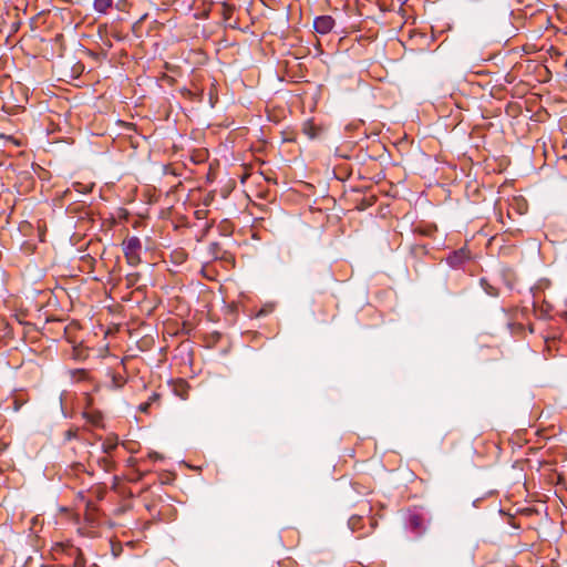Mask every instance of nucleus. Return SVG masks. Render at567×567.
<instances>
[{
  "mask_svg": "<svg viewBox=\"0 0 567 567\" xmlns=\"http://www.w3.org/2000/svg\"><path fill=\"white\" fill-rule=\"evenodd\" d=\"M533 305L539 318L547 319L551 316L553 306L545 299L540 300L537 296H535Z\"/></svg>",
  "mask_w": 567,
  "mask_h": 567,
  "instance_id": "0eeeda50",
  "label": "nucleus"
},
{
  "mask_svg": "<svg viewBox=\"0 0 567 567\" xmlns=\"http://www.w3.org/2000/svg\"><path fill=\"white\" fill-rule=\"evenodd\" d=\"M159 400V394L158 393H153L150 398H148V402H151V404H154L155 402H157Z\"/></svg>",
  "mask_w": 567,
  "mask_h": 567,
  "instance_id": "4be33fe9",
  "label": "nucleus"
},
{
  "mask_svg": "<svg viewBox=\"0 0 567 567\" xmlns=\"http://www.w3.org/2000/svg\"><path fill=\"white\" fill-rule=\"evenodd\" d=\"M69 373H70L71 380L74 382H82V381L90 380L89 371H86L84 369H74V370H71Z\"/></svg>",
  "mask_w": 567,
  "mask_h": 567,
  "instance_id": "9b49d317",
  "label": "nucleus"
},
{
  "mask_svg": "<svg viewBox=\"0 0 567 567\" xmlns=\"http://www.w3.org/2000/svg\"><path fill=\"white\" fill-rule=\"evenodd\" d=\"M336 22L331 16H320L313 21V28L319 34H328L333 29Z\"/></svg>",
  "mask_w": 567,
  "mask_h": 567,
  "instance_id": "39448f33",
  "label": "nucleus"
},
{
  "mask_svg": "<svg viewBox=\"0 0 567 567\" xmlns=\"http://www.w3.org/2000/svg\"><path fill=\"white\" fill-rule=\"evenodd\" d=\"M40 240L43 241V233H40Z\"/></svg>",
  "mask_w": 567,
  "mask_h": 567,
  "instance_id": "bb28decb",
  "label": "nucleus"
},
{
  "mask_svg": "<svg viewBox=\"0 0 567 567\" xmlns=\"http://www.w3.org/2000/svg\"><path fill=\"white\" fill-rule=\"evenodd\" d=\"M122 250L130 266L136 267L142 262V241L138 237L132 236L125 238L122 243Z\"/></svg>",
  "mask_w": 567,
  "mask_h": 567,
  "instance_id": "f257e3e1",
  "label": "nucleus"
},
{
  "mask_svg": "<svg viewBox=\"0 0 567 567\" xmlns=\"http://www.w3.org/2000/svg\"><path fill=\"white\" fill-rule=\"evenodd\" d=\"M481 287L484 289V291L491 296V297H497L498 296V289L495 288L493 285L488 282L487 279L482 278L480 280Z\"/></svg>",
  "mask_w": 567,
  "mask_h": 567,
  "instance_id": "dca6fc26",
  "label": "nucleus"
},
{
  "mask_svg": "<svg viewBox=\"0 0 567 567\" xmlns=\"http://www.w3.org/2000/svg\"><path fill=\"white\" fill-rule=\"evenodd\" d=\"M173 393L182 400H186L189 393V384L184 379L174 380L171 383Z\"/></svg>",
  "mask_w": 567,
  "mask_h": 567,
  "instance_id": "6e6552de",
  "label": "nucleus"
},
{
  "mask_svg": "<svg viewBox=\"0 0 567 567\" xmlns=\"http://www.w3.org/2000/svg\"><path fill=\"white\" fill-rule=\"evenodd\" d=\"M73 187H74V189H75L76 192H79V193H83V194L89 193V192L91 190V188H89L87 186H84V185H83V184H81V183H74V184H73Z\"/></svg>",
  "mask_w": 567,
  "mask_h": 567,
  "instance_id": "a211bd4d",
  "label": "nucleus"
},
{
  "mask_svg": "<svg viewBox=\"0 0 567 567\" xmlns=\"http://www.w3.org/2000/svg\"><path fill=\"white\" fill-rule=\"evenodd\" d=\"M118 440L116 436H107L102 443V451L104 454L112 455L113 451L116 450Z\"/></svg>",
  "mask_w": 567,
  "mask_h": 567,
  "instance_id": "1a4fd4ad",
  "label": "nucleus"
},
{
  "mask_svg": "<svg viewBox=\"0 0 567 567\" xmlns=\"http://www.w3.org/2000/svg\"><path fill=\"white\" fill-rule=\"evenodd\" d=\"M97 464L105 472H112L115 470V461L112 455L105 454V456L97 460Z\"/></svg>",
  "mask_w": 567,
  "mask_h": 567,
  "instance_id": "9d476101",
  "label": "nucleus"
},
{
  "mask_svg": "<svg viewBox=\"0 0 567 567\" xmlns=\"http://www.w3.org/2000/svg\"><path fill=\"white\" fill-rule=\"evenodd\" d=\"M470 251L465 248H462L451 252L447 256L446 261L451 267L460 268L464 265L465 261L470 260Z\"/></svg>",
  "mask_w": 567,
  "mask_h": 567,
  "instance_id": "423d86ee",
  "label": "nucleus"
},
{
  "mask_svg": "<svg viewBox=\"0 0 567 567\" xmlns=\"http://www.w3.org/2000/svg\"><path fill=\"white\" fill-rule=\"evenodd\" d=\"M406 526L412 533L420 536L425 532L426 517L421 512L411 511L406 517Z\"/></svg>",
  "mask_w": 567,
  "mask_h": 567,
  "instance_id": "20e7f679",
  "label": "nucleus"
},
{
  "mask_svg": "<svg viewBox=\"0 0 567 567\" xmlns=\"http://www.w3.org/2000/svg\"><path fill=\"white\" fill-rule=\"evenodd\" d=\"M113 7V0H94L93 8L96 12L105 14Z\"/></svg>",
  "mask_w": 567,
  "mask_h": 567,
  "instance_id": "f8f14e48",
  "label": "nucleus"
},
{
  "mask_svg": "<svg viewBox=\"0 0 567 567\" xmlns=\"http://www.w3.org/2000/svg\"><path fill=\"white\" fill-rule=\"evenodd\" d=\"M349 528L358 534V538L368 536L374 529L377 522L372 517L352 515L348 520Z\"/></svg>",
  "mask_w": 567,
  "mask_h": 567,
  "instance_id": "f03ea898",
  "label": "nucleus"
},
{
  "mask_svg": "<svg viewBox=\"0 0 567 567\" xmlns=\"http://www.w3.org/2000/svg\"><path fill=\"white\" fill-rule=\"evenodd\" d=\"M0 138L1 140H4L6 143H12L14 145H20V142H18L13 136H10V135H6V134H0Z\"/></svg>",
  "mask_w": 567,
  "mask_h": 567,
  "instance_id": "6ab92c4d",
  "label": "nucleus"
},
{
  "mask_svg": "<svg viewBox=\"0 0 567 567\" xmlns=\"http://www.w3.org/2000/svg\"><path fill=\"white\" fill-rule=\"evenodd\" d=\"M54 555L65 553L68 556L73 558V567H85L86 560L80 548L69 544H56L53 548Z\"/></svg>",
  "mask_w": 567,
  "mask_h": 567,
  "instance_id": "7ed1b4c3",
  "label": "nucleus"
},
{
  "mask_svg": "<svg viewBox=\"0 0 567 567\" xmlns=\"http://www.w3.org/2000/svg\"><path fill=\"white\" fill-rule=\"evenodd\" d=\"M151 406H152L151 402L146 401V402L140 404L138 409L141 412L147 413Z\"/></svg>",
  "mask_w": 567,
  "mask_h": 567,
  "instance_id": "aec40b11",
  "label": "nucleus"
},
{
  "mask_svg": "<svg viewBox=\"0 0 567 567\" xmlns=\"http://www.w3.org/2000/svg\"><path fill=\"white\" fill-rule=\"evenodd\" d=\"M432 231L433 229L432 228H429V229H425L422 231V234L426 235V236H431L432 235Z\"/></svg>",
  "mask_w": 567,
  "mask_h": 567,
  "instance_id": "393cba45",
  "label": "nucleus"
},
{
  "mask_svg": "<svg viewBox=\"0 0 567 567\" xmlns=\"http://www.w3.org/2000/svg\"><path fill=\"white\" fill-rule=\"evenodd\" d=\"M136 464H137V460H136V458H134V457H130V458L127 460V466H130V467H134Z\"/></svg>",
  "mask_w": 567,
  "mask_h": 567,
  "instance_id": "b1692460",
  "label": "nucleus"
},
{
  "mask_svg": "<svg viewBox=\"0 0 567 567\" xmlns=\"http://www.w3.org/2000/svg\"><path fill=\"white\" fill-rule=\"evenodd\" d=\"M91 509L93 511L94 509V506L92 503H87L86 504V516H87V519H91Z\"/></svg>",
  "mask_w": 567,
  "mask_h": 567,
  "instance_id": "5701e85b",
  "label": "nucleus"
},
{
  "mask_svg": "<svg viewBox=\"0 0 567 567\" xmlns=\"http://www.w3.org/2000/svg\"><path fill=\"white\" fill-rule=\"evenodd\" d=\"M83 416L86 419V421L94 425L99 426L102 422V414L100 412H83Z\"/></svg>",
  "mask_w": 567,
  "mask_h": 567,
  "instance_id": "4468645a",
  "label": "nucleus"
},
{
  "mask_svg": "<svg viewBox=\"0 0 567 567\" xmlns=\"http://www.w3.org/2000/svg\"><path fill=\"white\" fill-rule=\"evenodd\" d=\"M64 436H65V440H71L73 437L76 436V430H68L65 433H64Z\"/></svg>",
  "mask_w": 567,
  "mask_h": 567,
  "instance_id": "412c9836",
  "label": "nucleus"
},
{
  "mask_svg": "<svg viewBox=\"0 0 567 567\" xmlns=\"http://www.w3.org/2000/svg\"><path fill=\"white\" fill-rule=\"evenodd\" d=\"M141 279L140 272H132L125 276V286L127 289L133 288L137 285Z\"/></svg>",
  "mask_w": 567,
  "mask_h": 567,
  "instance_id": "f3484780",
  "label": "nucleus"
},
{
  "mask_svg": "<svg viewBox=\"0 0 567 567\" xmlns=\"http://www.w3.org/2000/svg\"><path fill=\"white\" fill-rule=\"evenodd\" d=\"M234 11L235 7L233 4L226 2L220 3V14L225 21H229L231 19Z\"/></svg>",
  "mask_w": 567,
  "mask_h": 567,
  "instance_id": "2eb2a0df",
  "label": "nucleus"
},
{
  "mask_svg": "<svg viewBox=\"0 0 567 567\" xmlns=\"http://www.w3.org/2000/svg\"><path fill=\"white\" fill-rule=\"evenodd\" d=\"M302 132L309 138H316L320 134V128L317 125H315L312 122L308 121L303 124Z\"/></svg>",
  "mask_w": 567,
  "mask_h": 567,
  "instance_id": "ddd939ff",
  "label": "nucleus"
},
{
  "mask_svg": "<svg viewBox=\"0 0 567 567\" xmlns=\"http://www.w3.org/2000/svg\"><path fill=\"white\" fill-rule=\"evenodd\" d=\"M143 476H144V473H140V472H137V476H136L134 480H135V481H140V480H142V478H143Z\"/></svg>",
  "mask_w": 567,
  "mask_h": 567,
  "instance_id": "a878e982",
  "label": "nucleus"
}]
</instances>
